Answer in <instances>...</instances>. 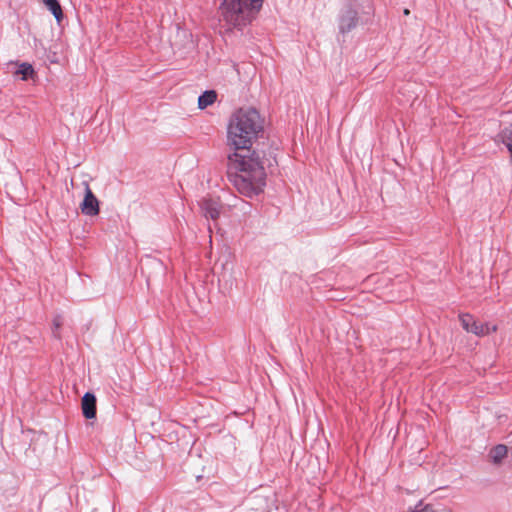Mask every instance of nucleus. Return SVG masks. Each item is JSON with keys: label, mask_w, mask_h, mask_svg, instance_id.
Returning <instances> with one entry per match:
<instances>
[{"label": "nucleus", "mask_w": 512, "mask_h": 512, "mask_svg": "<svg viewBox=\"0 0 512 512\" xmlns=\"http://www.w3.org/2000/svg\"><path fill=\"white\" fill-rule=\"evenodd\" d=\"M264 129V120L251 107L236 110L227 124V144L236 152L228 157V177L239 193L253 197L266 184V173L256 154L250 153L253 143Z\"/></svg>", "instance_id": "f257e3e1"}, {"label": "nucleus", "mask_w": 512, "mask_h": 512, "mask_svg": "<svg viewBox=\"0 0 512 512\" xmlns=\"http://www.w3.org/2000/svg\"><path fill=\"white\" fill-rule=\"evenodd\" d=\"M263 5V0H223L220 21L227 29H242L250 24Z\"/></svg>", "instance_id": "f03ea898"}, {"label": "nucleus", "mask_w": 512, "mask_h": 512, "mask_svg": "<svg viewBox=\"0 0 512 512\" xmlns=\"http://www.w3.org/2000/svg\"><path fill=\"white\" fill-rule=\"evenodd\" d=\"M459 320L463 329L469 333H473L476 336L482 337L495 332L497 330L496 325H490L489 323H482L474 319V317L468 313L460 314Z\"/></svg>", "instance_id": "7ed1b4c3"}, {"label": "nucleus", "mask_w": 512, "mask_h": 512, "mask_svg": "<svg viewBox=\"0 0 512 512\" xmlns=\"http://www.w3.org/2000/svg\"><path fill=\"white\" fill-rule=\"evenodd\" d=\"M84 186L85 195L82 203L80 204L81 212L87 216H96L99 214V201L87 182H84Z\"/></svg>", "instance_id": "20e7f679"}, {"label": "nucleus", "mask_w": 512, "mask_h": 512, "mask_svg": "<svg viewBox=\"0 0 512 512\" xmlns=\"http://www.w3.org/2000/svg\"><path fill=\"white\" fill-rule=\"evenodd\" d=\"M200 207L206 218L218 219L221 205L217 199L203 198L200 202Z\"/></svg>", "instance_id": "39448f33"}, {"label": "nucleus", "mask_w": 512, "mask_h": 512, "mask_svg": "<svg viewBox=\"0 0 512 512\" xmlns=\"http://www.w3.org/2000/svg\"><path fill=\"white\" fill-rule=\"evenodd\" d=\"M82 412L86 419H93L96 416V397L94 394L87 392L82 398Z\"/></svg>", "instance_id": "423d86ee"}, {"label": "nucleus", "mask_w": 512, "mask_h": 512, "mask_svg": "<svg viewBox=\"0 0 512 512\" xmlns=\"http://www.w3.org/2000/svg\"><path fill=\"white\" fill-rule=\"evenodd\" d=\"M496 144L502 143L506 146L510 153V161L512 162V124L505 127L495 138Z\"/></svg>", "instance_id": "0eeeda50"}, {"label": "nucleus", "mask_w": 512, "mask_h": 512, "mask_svg": "<svg viewBox=\"0 0 512 512\" xmlns=\"http://www.w3.org/2000/svg\"><path fill=\"white\" fill-rule=\"evenodd\" d=\"M508 448L503 444H499L490 449L488 457L490 461L499 465L502 463L503 459L507 456Z\"/></svg>", "instance_id": "6e6552de"}, {"label": "nucleus", "mask_w": 512, "mask_h": 512, "mask_svg": "<svg viewBox=\"0 0 512 512\" xmlns=\"http://www.w3.org/2000/svg\"><path fill=\"white\" fill-rule=\"evenodd\" d=\"M217 99V94L214 90L205 91L198 98V107L200 109H205L206 107L212 105Z\"/></svg>", "instance_id": "1a4fd4ad"}, {"label": "nucleus", "mask_w": 512, "mask_h": 512, "mask_svg": "<svg viewBox=\"0 0 512 512\" xmlns=\"http://www.w3.org/2000/svg\"><path fill=\"white\" fill-rule=\"evenodd\" d=\"M43 4L51 11L58 22L63 17V12L58 0H42Z\"/></svg>", "instance_id": "9d476101"}, {"label": "nucleus", "mask_w": 512, "mask_h": 512, "mask_svg": "<svg viewBox=\"0 0 512 512\" xmlns=\"http://www.w3.org/2000/svg\"><path fill=\"white\" fill-rule=\"evenodd\" d=\"M15 74L21 75L22 80H27L34 76L35 71L31 64L24 62L18 65V69Z\"/></svg>", "instance_id": "9b49d317"}, {"label": "nucleus", "mask_w": 512, "mask_h": 512, "mask_svg": "<svg viewBox=\"0 0 512 512\" xmlns=\"http://www.w3.org/2000/svg\"><path fill=\"white\" fill-rule=\"evenodd\" d=\"M339 28L343 34L350 32L352 28V18L349 15L343 16L340 20Z\"/></svg>", "instance_id": "f8f14e48"}, {"label": "nucleus", "mask_w": 512, "mask_h": 512, "mask_svg": "<svg viewBox=\"0 0 512 512\" xmlns=\"http://www.w3.org/2000/svg\"><path fill=\"white\" fill-rule=\"evenodd\" d=\"M62 317L61 316H56L54 317L53 319V327H54V330H53V335L56 337V338H60V334L58 333V330L60 329V327L62 326Z\"/></svg>", "instance_id": "ddd939ff"}, {"label": "nucleus", "mask_w": 512, "mask_h": 512, "mask_svg": "<svg viewBox=\"0 0 512 512\" xmlns=\"http://www.w3.org/2000/svg\"><path fill=\"white\" fill-rule=\"evenodd\" d=\"M404 14H405V15H408V14H409V10H408V9H405V10H404Z\"/></svg>", "instance_id": "4468645a"}]
</instances>
